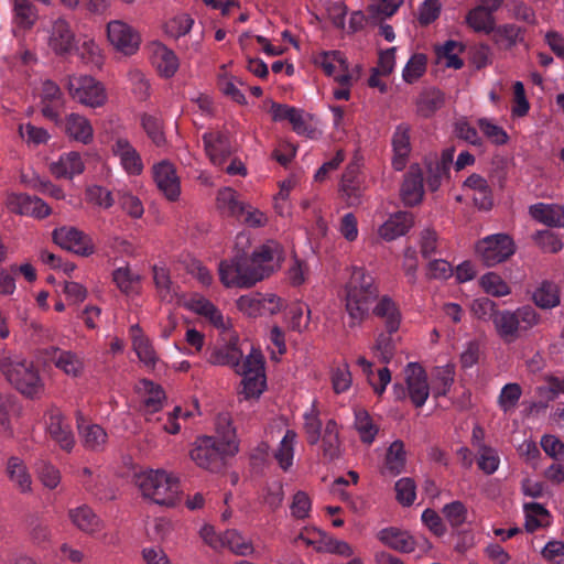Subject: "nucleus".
I'll use <instances>...</instances> for the list:
<instances>
[{
	"mask_svg": "<svg viewBox=\"0 0 564 564\" xmlns=\"http://www.w3.org/2000/svg\"><path fill=\"white\" fill-rule=\"evenodd\" d=\"M283 259L280 243L269 240L256 248L251 257L237 254L230 261L219 263L220 281L228 288H250L269 276Z\"/></svg>",
	"mask_w": 564,
	"mask_h": 564,
	"instance_id": "nucleus-1",
	"label": "nucleus"
},
{
	"mask_svg": "<svg viewBox=\"0 0 564 564\" xmlns=\"http://www.w3.org/2000/svg\"><path fill=\"white\" fill-rule=\"evenodd\" d=\"M379 291L375 279L361 267H352L345 286V310L348 315L347 327L360 326L368 317Z\"/></svg>",
	"mask_w": 564,
	"mask_h": 564,
	"instance_id": "nucleus-2",
	"label": "nucleus"
},
{
	"mask_svg": "<svg viewBox=\"0 0 564 564\" xmlns=\"http://www.w3.org/2000/svg\"><path fill=\"white\" fill-rule=\"evenodd\" d=\"M0 372L15 390L28 398H35L43 390L42 379L33 361L11 351H0Z\"/></svg>",
	"mask_w": 564,
	"mask_h": 564,
	"instance_id": "nucleus-3",
	"label": "nucleus"
},
{
	"mask_svg": "<svg viewBox=\"0 0 564 564\" xmlns=\"http://www.w3.org/2000/svg\"><path fill=\"white\" fill-rule=\"evenodd\" d=\"M135 486L144 498L162 506H174L180 500V481L165 470H148L135 476Z\"/></svg>",
	"mask_w": 564,
	"mask_h": 564,
	"instance_id": "nucleus-4",
	"label": "nucleus"
},
{
	"mask_svg": "<svg viewBox=\"0 0 564 564\" xmlns=\"http://www.w3.org/2000/svg\"><path fill=\"white\" fill-rule=\"evenodd\" d=\"M373 314L384 319L386 332L378 335L373 346L375 355L382 362H390L395 352L394 333L398 332L401 323V314L395 302L389 296H383L373 307Z\"/></svg>",
	"mask_w": 564,
	"mask_h": 564,
	"instance_id": "nucleus-5",
	"label": "nucleus"
},
{
	"mask_svg": "<svg viewBox=\"0 0 564 564\" xmlns=\"http://www.w3.org/2000/svg\"><path fill=\"white\" fill-rule=\"evenodd\" d=\"M540 322V314L532 306L525 305L516 311H498L492 323L497 334L506 343H511L520 336V333L533 328Z\"/></svg>",
	"mask_w": 564,
	"mask_h": 564,
	"instance_id": "nucleus-6",
	"label": "nucleus"
},
{
	"mask_svg": "<svg viewBox=\"0 0 564 564\" xmlns=\"http://www.w3.org/2000/svg\"><path fill=\"white\" fill-rule=\"evenodd\" d=\"M238 452L236 442H221L213 436L197 438L189 456L195 464L210 471L223 468L225 457Z\"/></svg>",
	"mask_w": 564,
	"mask_h": 564,
	"instance_id": "nucleus-7",
	"label": "nucleus"
},
{
	"mask_svg": "<svg viewBox=\"0 0 564 564\" xmlns=\"http://www.w3.org/2000/svg\"><path fill=\"white\" fill-rule=\"evenodd\" d=\"M242 377V391L245 399L259 398L265 387L264 359L260 350L251 347L245 357L242 366L237 368Z\"/></svg>",
	"mask_w": 564,
	"mask_h": 564,
	"instance_id": "nucleus-8",
	"label": "nucleus"
},
{
	"mask_svg": "<svg viewBox=\"0 0 564 564\" xmlns=\"http://www.w3.org/2000/svg\"><path fill=\"white\" fill-rule=\"evenodd\" d=\"M476 251L487 267H494L514 253V243L508 235L497 234L480 240Z\"/></svg>",
	"mask_w": 564,
	"mask_h": 564,
	"instance_id": "nucleus-9",
	"label": "nucleus"
},
{
	"mask_svg": "<svg viewBox=\"0 0 564 564\" xmlns=\"http://www.w3.org/2000/svg\"><path fill=\"white\" fill-rule=\"evenodd\" d=\"M360 167L361 158L355 155L346 166L339 183V196L348 207H357L362 203L365 186Z\"/></svg>",
	"mask_w": 564,
	"mask_h": 564,
	"instance_id": "nucleus-10",
	"label": "nucleus"
},
{
	"mask_svg": "<svg viewBox=\"0 0 564 564\" xmlns=\"http://www.w3.org/2000/svg\"><path fill=\"white\" fill-rule=\"evenodd\" d=\"M67 87L74 100L91 108L102 106L107 99L102 85L90 76L70 77Z\"/></svg>",
	"mask_w": 564,
	"mask_h": 564,
	"instance_id": "nucleus-11",
	"label": "nucleus"
},
{
	"mask_svg": "<svg viewBox=\"0 0 564 564\" xmlns=\"http://www.w3.org/2000/svg\"><path fill=\"white\" fill-rule=\"evenodd\" d=\"M53 241L61 248L82 257L94 253L95 247L91 239L75 227L63 226L52 232Z\"/></svg>",
	"mask_w": 564,
	"mask_h": 564,
	"instance_id": "nucleus-12",
	"label": "nucleus"
},
{
	"mask_svg": "<svg viewBox=\"0 0 564 564\" xmlns=\"http://www.w3.org/2000/svg\"><path fill=\"white\" fill-rule=\"evenodd\" d=\"M408 397L415 408H422L430 395L425 369L417 362H409L404 369Z\"/></svg>",
	"mask_w": 564,
	"mask_h": 564,
	"instance_id": "nucleus-13",
	"label": "nucleus"
},
{
	"mask_svg": "<svg viewBox=\"0 0 564 564\" xmlns=\"http://www.w3.org/2000/svg\"><path fill=\"white\" fill-rule=\"evenodd\" d=\"M202 141L208 159L217 167H223L232 155L234 148L227 132L207 131L202 135Z\"/></svg>",
	"mask_w": 564,
	"mask_h": 564,
	"instance_id": "nucleus-14",
	"label": "nucleus"
},
{
	"mask_svg": "<svg viewBox=\"0 0 564 564\" xmlns=\"http://www.w3.org/2000/svg\"><path fill=\"white\" fill-rule=\"evenodd\" d=\"M107 35L111 45L124 55H132L139 50L140 36L126 22L119 20L109 22Z\"/></svg>",
	"mask_w": 564,
	"mask_h": 564,
	"instance_id": "nucleus-15",
	"label": "nucleus"
},
{
	"mask_svg": "<svg viewBox=\"0 0 564 564\" xmlns=\"http://www.w3.org/2000/svg\"><path fill=\"white\" fill-rule=\"evenodd\" d=\"M46 430L50 437L61 449L67 453L73 449L75 445L74 433L67 419L57 408H52L47 411Z\"/></svg>",
	"mask_w": 564,
	"mask_h": 564,
	"instance_id": "nucleus-16",
	"label": "nucleus"
},
{
	"mask_svg": "<svg viewBox=\"0 0 564 564\" xmlns=\"http://www.w3.org/2000/svg\"><path fill=\"white\" fill-rule=\"evenodd\" d=\"M8 207L20 215L45 218L51 214L50 206L40 197L29 194H11L8 197Z\"/></svg>",
	"mask_w": 564,
	"mask_h": 564,
	"instance_id": "nucleus-17",
	"label": "nucleus"
},
{
	"mask_svg": "<svg viewBox=\"0 0 564 564\" xmlns=\"http://www.w3.org/2000/svg\"><path fill=\"white\" fill-rule=\"evenodd\" d=\"M48 46L55 54L63 55L69 53L75 45V34L69 23L62 17L51 21L48 29Z\"/></svg>",
	"mask_w": 564,
	"mask_h": 564,
	"instance_id": "nucleus-18",
	"label": "nucleus"
},
{
	"mask_svg": "<svg viewBox=\"0 0 564 564\" xmlns=\"http://www.w3.org/2000/svg\"><path fill=\"white\" fill-rule=\"evenodd\" d=\"M424 172L419 164H412L404 175L401 198L406 206L420 204L424 195Z\"/></svg>",
	"mask_w": 564,
	"mask_h": 564,
	"instance_id": "nucleus-19",
	"label": "nucleus"
},
{
	"mask_svg": "<svg viewBox=\"0 0 564 564\" xmlns=\"http://www.w3.org/2000/svg\"><path fill=\"white\" fill-rule=\"evenodd\" d=\"M242 349L238 346V337L230 335L225 345L215 347L208 355L207 361L215 366H229L235 369L242 366L245 358Z\"/></svg>",
	"mask_w": 564,
	"mask_h": 564,
	"instance_id": "nucleus-20",
	"label": "nucleus"
},
{
	"mask_svg": "<svg viewBox=\"0 0 564 564\" xmlns=\"http://www.w3.org/2000/svg\"><path fill=\"white\" fill-rule=\"evenodd\" d=\"M111 150L120 159V163L128 174H141L143 171L142 159L127 138H117L111 145Z\"/></svg>",
	"mask_w": 564,
	"mask_h": 564,
	"instance_id": "nucleus-21",
	"label": "nucleus"
},
{
	"mask_svg": "<svg viewBox=\"0 0 564 564\" xmlns=\"http://www.w3.org/2000/svg\"><path fill=\"white\" fill-rule=\"evenodd\" d=\"M153 177L158 188L169 200L180 196V181L174 166L169 162H161L153 167Z\"/></svg>",
	"mask_w": 564,
	"mask_h": 564,
	"instance_id": "nucleus-22",
	"label": "nucleus"
},
{
	"mask_svg": "<svg viewBox=\"0 0 564 564\" xmlns=\"http://www.w3.org/2000/svg\"><path fill=\"white\" fill-rule=\"evenodd\" d=\"M271 113L274 121L288 120L294 132L301 135H310L313 129L304 118L303 111L283 104L273 102Z\"/></svg>",
	"mask_w": 564,
	"mask_h": 564,
	"instance_id": "nucleus-23",
	"label": "nucleus"
},
{
	"mask_svg": "<svg viewBox=\"0 0 564 564\" xmlns=\"http://www.w3.org/2000/svg\"><path fill=\"white\" fill-rule=\"evenodd\" d=\"M411 127L408 123H400L395 127L392 135L393 160L392 165L397 171H401L406 165V160L411 153Z\"/></svg>",
	"mask_w": 564,
	"mask_h": 564,
	"instance_id": "nucleus-24",
	"label": "nucleus"
},
{
	"mask_svg": "<svg viewBox=\"0 0 564 564\" xmlns=\"http://www.w3.org/2000/svg\"><path fill=\"white\" fill-rule=\"evenodd\" d=\"M4 471L10 482L19 492L30 494L32 491V476L22 458L10 456Z\"/></svg>",
	"mask_w": 564,
	"mask_h": 564,
	"instance_id": "nucleus-25",
	"label": "nucleus"
},
{
	"mask_svg": "<svg viewBox=\"0 0 564 564\" xmlns=\"http://www.w3.org/2000/svg\"><path fill=\"white\" fill-rule=\"evenodd\" d=\"M377 538L382 544L398 552L410 553L415 549L413 536L399 528H384L378 532Z\"/></svg>",
	"mask_w": 564,
	"mask_h": 564,
	"instance_id": "nucleus-26",
	"label": "nucleus"
},
{
	"mask_svg": "<svg viewBox=\"0 0 564 564\" xmlns=\"http://www.w3.org/2000/svg\"><path fill=\"white\" fill-rule=\"evenodd\" d=\"M414 218L412 213L398 212L380 227L379 234L386 240H393L405 235L413 226Z\"/></svg>",
	"mask_w": 564,
	"mask_h": 564,
	"instance_id": "nucleus-27",
	"label": "nucleus"
},
{
	"mask_svg": "<svg viewBox=\"0 0 564 564\" xmlns=\"http://www.w3.org/2000/svg\"><path fill=\"white\" fill-rule=\"evenodd\" d=\"M152 58L158 73L164 78L173 77L178 69V57L164 44L158 43L153 46Z\"/></svg>",
	"mask_w": 564,
	"mask_h": 564,
	"instance_id": "nucleus-28",
	"label": "nucleus"
},
{
	"mask_svg": "<svg viewBox=\"0 0 564 564\" xmlns=\"http://www.w3.org/2000/svg\"><path fill=\"white\" fill-rule=\"evenodd\" d=\"M530 215L549 227L564 228V206L538 203L530 207Z\"/></svg>",
	"mask_w": 564,
	"mask_h": 564,
	"instance_id": "nucleus-29",
	"label": "nucleus"
},
{
	"mask_svg": "<svg viewBox=\"0 0 564 564\" xmlns=\"http://www.w3.org/2000/svg\"><path fill=\"white\" fill-rule=\"evenodd\" d=\"M84 169V162L77 152L65 153L59 156L58 161L50 165V170L54 176L68 180L83 173Z\"/></svg>",
	"mask_w": 564,
	"mask_h": 564,
	"instance_id": "nucleus-30",
	"label": "nucleus"
},
{
	"mask_svg": "<svg viewBox=\"0 0 564 564\" xmlns=\"http://www.w3.org/2000/svg\"><path fill=\"white\" fill-rule=\"evenodd\" d=\"M68 516L73 524L87 534L93 535L102 528V521L93 509L86 505L70 509Z\"/></svg>",
	"mask_w": 564,
	"mask_h": 564,
	"instance_id": "nucleus-31",
	"label": "nucleus"
},
{
	"mask_svg": "<svg viewBox=\"0 0 564 564\" xmlns=\"http://www.w3.org/2000/svg\"><path fill=\"white\" fill-rule=\"evenodd\" d=\"M77 427L84 446L87 449L99 452L102 451L108 435L99 424H85L82 416L77 417Z\"/></svg>",
	"mask_w": 564,
	"mask_h": 564,
	"instance_id": "nucleus-32",
	"label": "nucleus"
},
{
	"mask_svg": "<svg viewBox=\"0 0 564 564\" xmlns=\"http://www.w3.org/2000/svg\"><path fill=\"white\" fill-rule=\"evenodd\" d=\"M445 104V95L436 88L423 90L416 101V115L422 118H431Z\"/></svg>",
	"mask_w": 564,
	"mask_h": 564,
	"instance_id": "nucleus-33",
	"label": "nucleus"
},
{
	"mask_svg": "<svg viewBox=\"0 0 564 564\" xmlns=\"http://www.w3.org/2000/svg\"><path fill=\"white\" fill-rule=\"evenodd\" d=\"M65 132L69 138L84 144H88L94 135L89 120L78 113H70L66 117Z\"/></svg>",
	"mask_w": 564,
	"mask_h": 564,
	"instance_id": "nucleus-34",
	"label": "nucleus"
},
{
	"mask_svg": "<svg viewBox=\"0 0 564 564\" xmlns=\"http://www.w3.org/2000/svg\"><path fill=\"white\" fill-rule=\"evenodd\" d=\"M52 361L56 368L67 376L76 378L83 373L84 360L78 354L72 350L55 348Z\"/></svg>",
	"mask_w": 564,
	"mask_h": 564,
	"instance_id": "nucleus-35",
	"label": "nucleus"
},
{
	"mask_svg": "<svg viewBox=\"0 0 564 564\" xmlns=\"http://www.w3.org/2000/svg\"><path fill=\"white\" fill-rule=\"evenodd\" d=\"M532 300L542 310L554 308L561 303L560 289L554 282L545 280L534 290Z\"/></svg>",
	"mask_w": 564,
	"mask_h": 564,
	"instance_id": "nucleus-36",
	"label": "nucleus"
},
{
	"mask_svg": "<svg viewBox=\"0 0 564 564\" xmlns=\"http://www.w3.org/2000/svg\"><path fill=\"white\" fill-rule=\"evenodd\" d=\"M130 332L132 333L133 350L138 358L147 367L153 368L158 361V357L149 338L141 333L138 325L131 326Z\"/></svg>",
	"mask_w": 564,
	"mask_h": 564,
	"instance_id": "nucleus-37",
	"label": "nucleus"
},
{
	"mask_svg": "<svg viewBox=\"0 0 564 564\" xmlns=\"http://www.w3.org/2000/svg\"><path fill=\"white\" fill-rule=\"evenodd\" d=\"M297 434L293 430H286L278 448L273 453V457L278 462L280 468L288 471L293 465L294 445L296 443Z\"/></svg>",
	"mask_w": 564,
	"mask_h": 564,
	"instance_id": "nucleus-38",
	"label": "nucleus"
},
{
	"mask_svg": "<svg viewBox=\"0 0 564 564\" xmlns=\"http://www.w3.org/2000/svg\"><path fill=\"white\" fill-rule=\"evenodd\" d=\"M189 307L208 319L216 328L227 330V322L221 312L208 300L204 297L192 300Z\"/></svg>",
	"mask_w": 564,
	"mask_h": 564,
	"instance_id": "nucleus-39",
	"label": "nucleus"
},
{
	"mask_svg": "<svg viewBox=\"0 0 564 564\" xmlns=\"http://www.w3.org/2000/svg\"><path fill=\"white\" fill-rule=\"evenodd\" d=\"M13 20L19 29H32L37 20L35 6L30 0H13Z\"/></svg>",
	"mask_w": 564,
	"mask_h": 564,
	"instance_id": "nucleus-40",
	"label": "nucleus"
},
{
	"mask_svg": "<svg viewBox=\"0 0 564 564\" xmlns=\"http://www.w3.org/2000/svg\"><path fill=\"white\" fill-rule=\"evenodd\" d=\"M357 364L362 368L364 372L367 375L368 381L370 386L373 388V391L378 395H382L386 391L387 386L391 381V372L387 367H383L378 370V373L375 375L372 371V364L368 361L365 357H359Z\"/></svg>",
	"mask_w": 564,
	"mask_h": 564,
	"instance_id": "nucleus-41",
	"label": "nucleus"
},
{
	"mask_svg": "<svg viewBox=\"0 0 564 564\" xmlns=\"http://www.w3.org/2000/svg\"><path fill=\"white\" fill-rule=\"evenodd\" d=\"M355 427L364 444L371 445L379 432V426L375 424L369 412L365 409L355 410Z\"/></svg>",
	"mask_w": 564,
	"mask_h": 564,
	"instance_id": "nucleus-42",
	"label": "nucleus"
},
{
	"mask_svg": "<svg viewBox=\"0 0 564 564\" xmlns=\"http://www.w3.org/2000/svg\"><path fill=\"white\" fill-rule=\"evenodd\" d=\"M322 452L324 459L327 462H333L340 455L338 427L334 420H329L326 423L324 434L322 436Z\"/></svg>",
	"mask_w": 564,
	"mask_h": 564,
	"instance_id": "nucleus-43",
	"label": "nucleus"
},
{
	"mask_svg": "<svg viewBox=\"0 0 564 564\" xmlns=\"http://www.w3.org/2000/svg\"><path fill=\"white\" fill-rule=\"evenodd\" d=\"M490 11L480 6L471 9L466 15V23L475 32L490 34L495 30V18Z\"/></svg>",
	"mask_w": 564,
	"mask_h": 564,
	"instance_id": "nucleus-44",
	"label": "nucleus"
},
{
	"mask_svg": "<svg viewBox=\"0 0 564 564\" xmlns=\"http://www.w3.org/2000/svg\"><path fill=\"white\" fill-rule=\"evenodd\" d=\"M491 33L495 43L503 50H510L523 40L521 37L522 30L516 24L495 25Z\"/></svg>",
	"mask_w": 564,
	"mask_h": 564,
	"instance_id": "nucleus-45",
	"label": "nucleus"
},
{
	"mask_svg": "<svg viewBox=\"0 0 564 564\" xmlns=\"http://www.w3.org/2000/svg\"><path fill=\"white\" fill-rule=\"evenodd\" d=\"M216 200L218 209L230 217L236 218L243 212V203L238 199V193L230 187L219 189Z\"/></svg>",
	"mask_w": 564,
	"mask_h": 564,
	"instance_id": "nucleus-46",
	"label": "nucleus"
},
{
	"mask_svg": "<svg viewBox=\"0 0 564 564\" xmlns=\"http://www.w3.org/2000/svg\"><path fill=\"white\" fill-rule=\"evenodd\" d=\"M195 24L194 19L187 13H180L169 19L164 24L165 34L176 41L189 34Z\"/></svg>",
	"mask_w": 564,
	"mask_h": 564,
	"instance_id": "nucleus-47",
	"label": "nucleus"
},
{
	"mask_svg": "<svg viewBox=\"0 0 564 564\" xmlns=\"http://www.w3.org/2000/svg\"><path fill=\"white\" fill-rule=\"evenodd\" d=\"M228 547L240 556H248L253 553V545L250 540L243 538L237 530H227L223 533V549Z\"/></svg>",
	"mask_w": 564,
	"mask_h": 564,
	"instance_id": "nucleus-48",
	"label": "nucleus"
},
{
	"mask_svg": "<svg viewBox=\"0 0 564 564\" xmlns=\"http://www.w3.org/2000/svg\"><path fill=\"white\" fill-rule=\"evenodd\" d=\"M140 122L142 129L153 144L156 147L165 145L166 138L163 131V122L161 118L149 113H142Z\"/></svg>",
	"mask_w": 564,
	"mask_h": 564,
	"instance_id": "nucleus-49",
	"label": "nucleus"
},
{
	"mask_svg": "<svg viewBox=\"0 0 564 564\" xmlns=\"http://www.w3.org/2000/svg\"><path fill=\"white\" fill-rule=\"evenodd\" d=\"M405 466L404 443L400 440L394 441L386 454V468L394 476L401 474Z\"/></svg>",
	"mask_w": 564,
	"mask_h": 564,
	"instance_id": "nucleus-50",
	"label": "nucleus"
},
{
	"mask_svg": "<svg viewBox=\"0 0 564 564\" xmlns=\"http://www.w3.org/2000/svg\"><path fill=\"white\" fill-rule=\"evenodd\" d=\"M315 63L322 67L327 76H335L337 65L343 70H348V65L339 51L322 52L316 58Z\"/></svg>",
	"mask_w": 564,
	"mask_h": 564,
	"instance_id": "nucleus-51",
	"label": "nucleus"
},
{
	"mask_svg": "<svg viewBox=\"0 0 564 564\" xmlns=\"http://www.w3.org/2000/svg\"><path fill=\"white\" fill-rule=\"evenodd\" d=\"M427 58L424 54H413L402 70V78L408 84H413L426 72Z\"/></svg>",
	"mask_w": 564,
	"mask_h": 564,
	"instance_id": "nucleus-52",
	"label": "nucleus"
},
{
	"mask_svg": "<svg viewBox=\"0 0 564 564\" xmlns=\"http://www.w3.org/2000/svg\"><path fill=\"white\" fill-rule=\"evenodd\" d=\"M462 51L463 46L458 42L448 40L436 48V54L438 58L445 59L447 67L460 69L464 66V62L458 57V53Z\"/></svg>",
	"mask_w": 564,
	"mask_h": 564,
	"instance_id": "nucleus-53",
	"label": "nucleus"
},
{
	"mask_svg": "<svg viewBox=\"0 0 564 564\" xmlns=\"http://www.w3.org/2000/svg\"><path fill=\"white\" fill-rule=\"evenodd\" d=\"M477 455V465L485 474L492 475L499 468L500 457L491 446L479 444Z\"/></svg>",
	"mask_w": 564,
	"mask_h": 564,
	"instance_id": "nucleus-54",
	"label": "nucleus"
},
{
	"mask_svg": "<svg viewBox=\"0 0 564 564\" xmlns=\"http://www.w3.org/2000/svg\"><path fill=\"white\" fill-rule=\"evenodd\" d=\"M454 368L452 366L438 367L435 370L433 392L435 398L445 397L454 383Z\"/></svg>",
	"mask_w": 564,
	"mask_h": 564,
	"instance_id": "nucleus-55",
	"label": "nucleus"
},
{
	"mask_svg": "<svg viewBox=\"0 0 564 564\" xmlns=\"http://www.w3.org/2000/svg\"><path fill=\"white\" fill-rule=\"evenodd\" d=\"M319 535V545L317 546L318 551H326L329 553H335L341 556L349 557L354 554L351 546L345 542L337 539H334L327 535L325 532L318 531Z\"/></svg>",
	"mask_w": 564,
	"mask_h": 564,
	"instance_id": "nucleus-56",
	"label": "nucleus"
},
{
	"mask_svg": "<svg viewBox=\"0 0 564 564\" xmlns=\"http://www.w3.org/2000/svg\"><path fill=\"white\" fill-rule=\"evenodd\" d=\"M522 395V389L518 383H507L502 387L498 397V405L505 412L512 411Z\"/></svg>",
	"mask_w": 564,
	"mask_h": 564,
	"instance_id": "nucleus-57",
	"label": "nucleus"
},
{
	"mask_svg": "<svg viewBox=\"0 0 564 564\" xmlns=\"http://www.w3.org/2000/svg\"><path fill=\"white\" fill-rule=\"evenodd\" d=\"M14 404V397L0 391V433L6 437L13 436L10 412Z\"/></svg>",
	"mask_w": 564,
	"mask_h": 564,
	"instance_id": "nucleus-58",
	"label": "nucleus"
},
{
	"mask_svg": "<svg viewBox=\"0 0 564 564\" xmlns=\"http://www.w3.org/2000/svg\"><path fill=\"white\" fill-rule=\"evenodd\" d=\"M117 202L120 205L121 209L127 213L132 218H141L144 208L139 199V197L132 195L128 191H118L117 192Z\"/></svg>",
	"mask_w": 564,
	"mask_h": 564,
	"instance_id": "nucleus-59",
	"label": "nucleus"
},
{
	"mask_svg": "<svg viewBox=\"0 0 564 564\" xmlns=\"http://www.w3.org/2000/svg\"><path fill=\"white\" fill-rule=\"evenodd\" d=\"M480 285L487 294L492 296H505L510 293L508 284L496 273L489 272L481 276Z\"/></svg>",
	"mask_w": 564,
	"mask_h": 564,
	"instance_id": "nucleus-60",
	"label": "nucleus"
},
{
	"mask_svg": "<svg viewBox=\"0 0 564 564\" xmlns=\"http://www.w3.org/2000/svg\"><path fill=\"white\" fill-rule=\"evenodd\" d=\"M143 383L148 392V395L143 400V406L147 412H158L163 406V401L165 399L164 391L160 386H156L151 381L145 380Z\"/></svg>",
	"mask_w": 564,
	"mask_h": 564,
	"instance_id": "nucleus-61",
	"label": "nucleus"
},
{
	"mask_svg": "<svg viewBox=\"0 0 564 564\" xmlns=\"http://www.w3.org/2000/svg\"><path fill=\"white\" fill-rule=\"evenodd\" d=\"M395 498L404 507L411 506L416 498V487L413 479L404 477L399 479L394 486Z\"/></svg>",
	"mask_w": 564,
	"mask_h": 564,
	"instance_id": "nucleus-62",
	"label": "nucleus"
},
{
	"mask_svg": "<svg viewBox=\"0 0 564 564\" xmlns=\"http://www.w3.org/2000/svg\"><path fill=\"white\" fill-rule=\"evenodd\" d=\"M442 512L453 528L460 527L467 519V508L459 500L446 503Z\"/></svg>",
	"mask_w": 564,
	"mask_h": 564,
	"instance_id": "nucleus-63",
	"label": "nucleus"
},
{
	"mask_svg": "<svg viewBox=\"0 0 564 564\" xmlns=\"http://www.w3.org/2000/svg\"><path fill=\"white\" fill-rule=\"evenodd\" d=\"M533 240L544 252L556 253L563 248L558 236L547 229L536 231Z\"/></svg>",
	"mask_w": 564,
	"mask_h": 564,
	"instance_id": "nucleus-64",
	"label": "nucleus"
}]
</instances>
